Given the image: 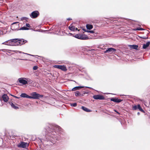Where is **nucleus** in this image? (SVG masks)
<instances>
[{
  "instance_id": "f257e3e1",
  "label": "nucleus",
  "mask_w": 150,
  "mask_h": 150,
  "mask_svg": "<svg viewBox=\"0 0 150 150\" xmlns=\"http://www.w3.org/2000/svg\"><path fill=\"white\" fill-rule=\"evenodd\" d=\"M19 39L18 38L12 39L8 40L7 42H4L3 44L9 45H18Z\"/></svg>"
},
{
  "instance_id": "f03ea898",
  "label": "nucleus",
  "mask_w": 150,
  "mask_h": 150,
  "mask_svg": "<svg viewBox=\"0 0 150 150\" xmlns=\"http://www.w3.org/2000/svg\"><path fill=\"white\" fill-rule=\"evenodd\" d=\"M30 98L34 99H39L40 98H42L43 95L37 93L35 92H33L30 94Z\"/></svg>"
},
{
  "instance_id": "7ed1b4c3",
  "label": "nucleus",
  "mask_w": 150,
  "mask_h": 150,
  "mask_svg": "<svg viewBox=\"0 0 150 150\" xmlns=\"http://www.w3.org/2000/svg\"><path fill=\"white\" fill-rule=\"evenodd\" d=\"M18 22L14 23L11 25V29L13 30H18L19 28V24Z\"/></svg>"
},
{
  "instance_id": "20e7f679",
  "label": "nucleus",
  "mask_w": 150,
  "mask_h": 150,
  "mask_svg": "<svg viewBox=\"0 0 150 150\" xmlns=\"http://www.w3.org/2000/svg\"><path fill=\"white\" fill-rule=\"evenodd\" d=\"M116 51V50L113 48H108L105 51H104V53H108L110 54H111L114 53H115Z\"/></svg>"
},
{
  "instance_id": "39448f33",
  "label": "nucleus",
  "mask_w": 150,
  "mask_h": 150,
  "mask_svg": "<svg viewBox=\"0 0 150 150\" xmlns=\"http://www.w3.org/2000/svg\"><path fill=\"white\" fill-rule=\"evenodd\" d=\"M54 67L55 68L60 69L64 71H66L67 70L66 67L64 65H55Z\"/></svg>"
},
{
  "instance_id": "423d86ee",
  "label": "nucleus",
  "mask_w": 150,
  "mask_h": 150,
  "mask_svg": "<svg viewBox=\"0 0 150 150\" xmlns=\"http://www.w3.org/2000/svg\"><path fill=\"white\" fill-rule=\"evenodd\" d=\"M29 146V144L27 142H21L19 144V147L23 148L24 149H26Z\"/></svg>"
},
{
  "instance_id": "0eeeda50",
  "label": "nucleus",
  "mask_w": 150,
  "mask_h": 150,
  "mask_svg": "<svg viewBox=\"0 0 150 150\" xmlns=\"http://www.w3.org/2000/svg\"><path fill=\"white\" fill-rule=\"evenodd\" d=\"M28 80H26L25 78H19V83H22L23 85H25L28 83Z\"/></svg>"
},
{
  "instance_id": "6e6552de",
  "label": "nucleus",
  "mask_w": 150,
  "mask_h": 150,
  "mask_svg": "<svg viewBox=\"0 0 150 150\" xmlns=\"http://www.w3.org/2000/svg\"><path fill=\"white\" fill-rule=\"evenodd\" d=\"M39 14L38 11H35L32 12L30 15V17L33 18H35L37 17Z\"/></svg>"
},
{
  "instance_id": "1a4fd4ad",
  "label": "nucleus",
  "mask_w": 150,
  "mask_h": 150,
  "mask_svg": "<svg viewBox=\"0 0 150 150\" xmlns=\"http://www.w3.org/2000/svg\"><path fill=\"white\" fill-rule=\"evenodd\" d=\"M93 98L95 99L103 100L104 99V96L100 95H96L93 96Z\"/></svg>"
},
{
  "instance_id": "9d476101",
  "label": "nucleus",
  "mask_w": 150,
  "mask_h": 150,
  "mask_svg": "<svg viewBox=\"0 0 150 150\" xmlns=\"http://www.w3.org/2000/svg\"><path fill=\"white\" fill-rule=\"evenodd\" d=\"M110 100L112 101L117 103H120L122 101V100L121 99L113 98H111Z\"/></svg>"
},
{
  "instance_id": "9b49d317",
  "label": "nucleus",
  "mask_w": 150,
  "mask_h": 150,
  "mask_svg": "<svg viewBox=\"0 0 150 150\" xmlns=\"http://www.w3.org/2000/svg\"><path fill=\"white\" fill-rule=\"evenodd\" d=\"M2 98L3 100L5 102H7L9 99L8 97L6 94H4L2 96Z\"/></svg>"
},
{
  "instance_id": "f8f14e48",
  "label": "nucleus",
  "mask_w": 150,
  "mask_h": 150,
  "mask_svg": "<svg viewBox=\"0 0 150 150\" xmlns=\"http://www.w3.org/2000/svg\"><path fill=\"white\" fill-rule=\"evenodd\" d=\"M48 132L49 133V135L51 137H53L52 136V135H54L56 133L55 132L53 131V130H50L48 131Z\"/></svg>"
},
{
  "instance_id": "ddd939ff",
  "label": "nucleus",
  "mask_w": 150,
  "mask_h": 150,
  "mask_svg": "<svg viewBox=\"0 0 150 150\" xmlns=\"http://www.w3.org/2000/svg\"><path fill=\"white\" fill-rule=\"evenodd\" d=\"M88 39V37L87 35L85 34H81L80 37V39L82 40H86Z\"/></svg>"
},
{
  "instance_id": "4468645a",
  "label": "nucleus",
  "mask_w": 150,
  "mask_h": 150,
  "mask_svg": "<svg viewBox=\"0 0 150 150\" xmlns=\"http://www.w3.org/2000/svg\"><path fill=\"white\" fill-rule=\"evenodd\" d=\"M9 103L11 105V107L14 109H16L18 108V105L17 104H14L11 102H10Z\"/></svg>"
},
{
  "instance_id": "2eb2a0df",
  "label": "nucleus",
  "mask_w": 150,
  "mask_h": 150,
  "mask_svg": "<svg viewBox=\"0 0 150 150\" xmlns=\"http://www.w3.org/2000/svg\"><path fill=\"white\" fill-rule=\"evenodd\" d=\"M69 29L71 31H75L76 30H77V28H75L74 26L71 25L69 27Z\"/></svg>"
},
{
  "instance_id": "dca6fc26",
  "label": "nucleus",
  "mask_w": 150,
  "mask_h": 150,
  "mask_svg": "<svg viewBox=\"0 0 150 150\" xmlns=\"http://www.w3.org/2000/svg\"><path fill=\"white\" fill-rule=\"evenodd\" d=\"M27 42V41L23 39H19V45H23Z\"/></svg>"
},
{
  "instance_id": "f3484780",
  "label": "nucleus",
  "mask_w": 150,
  "mask_h": 150,
  "mask_svg": "<svg viewBox=\"0 0 150 150\" xmlns=\"http://www.w3.org/2000/svg\"><path fill=\"white\" fill-rule=\"evenodd\" d=\"M20 96L22 98H30V96H29L26 94L25 93H22L21 95Z\"/></svg>"
},
{
  "instance_id": "a211bd4d",
  "label": "nucleus",
  "mask_w": 150,
  "mask_h": 150,
  "mask_svg": "<svg viewBox=\"0 0 150 150\" xmlns=\"http://www.w3.org/2000/svg\"><path fill=\"white\" fill-rule=\"evenodd\" d=\"M150 44V42H147L146 44H144L143 45V48L144 49H146L147 47H149Z\"/></svg>"
},
{
  "instance_id": "6ab92c4d",
  "label": "nucleus",
  "mask_w": 150,
  "mask_h": 150,
  "mask_svg": "<svg viewBox=\"0 0 150 150\" xmlns=\"http://www.w3.org/2000/svg\"><path fill=\"white\" fill-rule=\"evenodd\" d=\"M129 46L130 48L134 49H137L138 46L137 45H129Z\"/></svg>"
},
{
  "instance_id": "aec40b11",
  "label": "nucleus",
  "mask_w": 150,
  "mask_h": 150,
  "mask_svg": "<svg viewBox=\"0 0 150 150\" xmlns=\"http://www.w3.org/2000/svg\"><path fill=\"white\" fill-rule=\"evenodd\" d=\"M84 86H76L75 87L73 88L72 89V91H75L79 89L80 88H83Z\"/></svg>"
},
{
  "instance_id": "412c9836",
  "label": "nucleus",
  "mask_w": 150,
  "mask_h": 150,
  "mask_svg": "<svg viewBox=\"0 0 150 150\" xmlns=\"http://www.w3.org/2000/svg\"><path fill=\"white\" fill-rule=\"evenodd\" d=\"M81 108L82 110L87 112H89L91 111L90 110L84 106H82L81 107Z\"/></svg>"
},
{
  "instance_id": "4be33fe9",
  "label": "nucleus",
  "mask_w": 150,
  "mask_h": 150,
  "mask_svg": "<svg viewBox=\"0 0 150 150\" xmlns=\"http://www.w3.org/2000/svg\"><path fill=\"white\" fill-rule=\"evenodd\" d=\"M86 27L87 29L89 30H91L93 28V26L92 25L87 24L86 25Z\"/></svg>"
},
{
  "instance_id": "5701e85b",
  "label": "nucleus",
  "mask_w": 150,
  "mask_h": 150,
  "mask_svg": "<svg viewBox=\"0 0 150 150\" xmlns=\"http://www.w3.org/2000/svg\"><path fill=\"white\" fill-rule=\"evenodd\" d=\"M80 36H81V34H78L76 35H75L74 36V37H75L76 38L80 39Z\"/></svg>"
},
{
  "instance_id": "b1692460",
  "label": "nucleus",
  "mask_w": 150,
  "mask_h": 150,
  "mask_svg": "<svg viewBox=\"0 0 150 150\" xmlns=\"http://www.w3.org/2000/svg\"><path fill=\"white\" fill-rule=\"evenodd\" d=\"M29 29L25 27H23L19 29V30H28Z\"/></svg>"
},
{
  "instance_id": "393cba45",
  "label": "nucleus",
  "mask_w": 150,
  "mask_h": 150,
  "mask_svg": "<svg viewBox=\"0 0 150 150\" xmlns=\"http://www.w3.org/2000/svg\"><path fill=\"white\" fill-rule=\"evenodd\" d=\"M75 95L76 96H78L81 95L80 92L78 91H76L75 92Z\"/></svg>"
},
{
  "instance_id": "a878e982",
  "label": "nucleus",
  "mask_w": 150,
  "mask_h": 150,
  "mask_svg": "<svg viewBox=\"0 0 150 150\" xmlns=\"http://www.w3.org/2000/svg\"><path fill=\"white\" fill-rule=\"evenodd\" d=\"M138 105H135L133 107L132 109L133 110H136L138 109Z\"/></svg>"
},
{
  "instance_id": "bb28decb",
  "label": "nucleus",
  "mask_w": 150,
  "mask_h": 150,
  "mask_svg": "<svg viewBox=\"0 0 150 150\" xmlns=\"http://www.w3.org/2000/svg\"><path fill=\"white\" fill-rule=\"evenodd\" d=\"M138 109L139 110H140L141 111L144 112V110L142 109V108H141V107L139 105H138Z\"/></svg>"
},
{
  "instance_id": "cd10ccee",
  "label": "nucleus",
  "mask_w": 150,
  "mask_h": 150,
  "mask_svg": "<svg viewBox=\"0 0 150 150\" xmlns=\"http://www.w3.org/2000/svg\"><path fill=\"white\" fill-rule=\"evenodd\" d=\"M53 127V129L54 130L57 129V128L58 130H59L60 128V127L59 126H57V127L54 126V127Z\"/></svg>"
},
{
  "instance_id": "c85d7f7f",
  "label": "nucleus",
  "mask_w": 150,
  "mask_h": 150,
  "mask_svg": "<svg viewBox=\"0 0 150 150\" xmlns=\"http://www.w3.org/2000/svg\"><path fill=\"white\" fill-rule=\"evenodd\" d=\"M77 105V104L76 103H73L71 104V105L73 107H76Z\"/></svg>"
},
{
  "instance_id": "c756f323",
  "label": "nucleus",
  "mask_w": 150,
  "mask_h": 150,
  "mask_svg": "<svg viewBox=\"0 0 150 150\" xmlns=\"http://www.w3.org/2000/svg\"><path fill=\"white\" fill-rule=\"evenodd\" d=\"M38 67L37 66H34L33 67V69L34 70H36L38 69Z\"/></svg>"
},
{
  "instance_id": "7c9ffc66",
  "label": "nucleus",
  "mask_w": 150,
  "mask_h": 150,
  "mask_svg": "<svg viewBox=\"0 0 150 150\" xmlns=\"http://www.w3.org/2000/svg\"><path fill=\"white\" fill-rule=\"evenodd\" d=\"M28 19V18L26 17H23L21 18V20L23 21L24 20H26Z\"/></svg>"
},
{
  "instance_id": "2f4dec72",
  "label": "nucleus",
  "mask_w": 150,
  "mask_h": 150,
  "mask_svg": "<svg viewBox=\"0 0 150 150\" xmlns=\"http://www.w3.org/2000/svg\"><path fill=\"white\" fill-rule=\"evenodd\" d=\"M136 30H143V29L142 28H137L136 29Z\"/></svg>"
},
{
  "instance_id": "473e14b6",
  "label": "nucleus",
  "mask_w": 150,
  "mask_h": 150,
  "mask_svg": "<svg viewBox=\"0 0 150 150\" xmlns=\"http://www.w3.org/2000/svg\"><path fill=\"white\" fill-rule=\"evenodd\" d=\"M87 32L92 33H93L94 32L93 30H87Z\"/></svg>"
},
{
  "instance_id": "72a5a7b5",
  "label": "nucleus",
  "mask_w": 150,
  "mask_h": 150,
  "mask_svg": "<svg viewBox=\"0 0 150 150\" xmlns=\"http://www.w3.org/2000/svg\"><path fill=\"white\" fill-rule=\"evenodd\" d=\"M26 27H30V25L28 23H26Z\"/></svg>"
},
{
  "instance_id": "f704fd0d",
  "label": "nucleus",
  "mask_w": 150,
  "mask_h": 150,
  "mask_svg": "<svg viewBox=\"0 0 150 150\" xmlns=\"http://www.w3.org/2000/svg\"><path fill=\"white\" fill-rule=\"evenodd\" d=\"M141 38H143V39H147L148 38V37H141Z\"/></svg>"
},
{
  "instance_id": "c9c22d12",
  "label": "nucleus",
  "mask_w": 150,
  "mask_h": 150,
  "mask_svg": "<svg viewBox=\"0 0 150 150\" xmlns=\"http://www.w3.org/2000/svg\"><path fill=\"white\" fill-rule=\"evenodd\" d=\"M106 37H107L105 35V36H103L101 37V38H106Z\"/></svg>"
},
{
  "instance_id": "e433bc0d",
  "label": "nucleus",
  "mask_w": 150,
  "mask_h": 150,
  "mask_svg": "<svg viewBox=\"0 0 150 150\" xmlns=\"http://www.w3.org/2000/svg\"><path fill=\"white\" fill-rule=\"evenodd\" d=\"M114 111L116 112L117 113V114H120L117 111H116V110H114Z\"/></svg>"
},
{
  "instance_id": "4c0bfd02",
  "label": "nucleus",
  "mask_w": 150,
  "mask_h": 150,
  "mask_svg": "<svg viewBox=\"0 0 150 150\" xmlns=\"http://www.w3.org/2000/svg\"><path fill=\"white\" fill-rule=\"evenodd\" d=\"M25 54H27L29 55H30V56H34L33 55H31V54H27V53H25Z\"/></svg>"
},
{
  "instance_id": "58836bf2",
  "label": "nucleus",
  "mask_w": 150,
  "mask_h": 150,
  "mask_svg": "<svg viewBox=\"0 0 150 150\" xmlns=\"http://www.w3.org/2000/svg\"><path fill=\"white\" fill-rule=\"evenodd\" d=\"M67 20H71V19L70 18H68L67 19Z\"/></svg>"
},
{
  "instance_id": "ea45409f",
  "label": "nucleus",
  "mask_w": 150,
  "mask_h": 150,
  "mask_svg": "<svg viewBox=\"0 0 150 150\" xmlns=\"http://www.w3.org/2000/svg\"><path fill=\"white\" fill-rule=\"evenodd\" d=\"M19 53H21V52L19 51Z\"/></svg>"
},
{
  "instance_id": "a19ab883",
  "label": "nucleus",
  "mask_w": 150,
  "mask_h": 150,
  "mask_svg": "<svg viewBox=\"0 0 150 150\" xmlns=\"http://www.w3.org/2000/svg\"><path fill=\"white\" fill-rule=\"evenodd\" d=\"M14 96V97H16V98H18V97H16L15 96Z\"/></svg>"
},
{
  "instance_id": "79ce46f5",
  "label": "nucleus",
  "mask_w": 150,
  "mask_h": 150,
  "mask_svg": "<svg viewBox=\"0 0 150 150\" xmlns=\"http://www.w3.org/2000/svg\"><path fill=\"white\" fill-rule=\"evenodd\" d=\"M17 146H18V147H19V144H18V145H17Z\"/></svg>"
},
{
  "instance_id": "37998d69",
  "label": "nucleus",
  "mask_w": 150,
  "mask_h": 150,
  "mask_svg": "<svg viewBox=\"0 0 150 150\" xmlns=\"http://www.w3.org/2000/svg\"><path fill=\"white\" fill-rule=\"evenodd\" d=\"M87 87V88H91L88 87Z\"/></svg>"
},
{
  "instance_id": "c03bdc74",
  "label": "nucleus",
  "mask_w": 150,
  "mask_h": 150,
  "mask_svg": "<svg viewBox=\"0 0 150 150\" xmlns=\"http://www.w3.org/2000/svg\"><path fill=\"white\" fill-rule=\"evenodd\" d=\"M139 114V112L138 113V114Z\"/></svg>"
}]
</instances>
